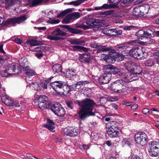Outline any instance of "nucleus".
<instances>
[{"label": "nucleus", "mask_w": 159, "mask_h": 159, "mask_svg": "<svg viewBox=\"0 0 159 159\" xmlns=\"http://www.w3.org/2000/svg\"><path fill=\"white\" fill-rule=\"evenodd\" d=\"M122 32L121 30H118L116 29H111L104 31V33L108 36H116L117 35H121Z\"/></svg>", "instance_id": "18"}, {"label": "nucleus", "mask_w": 159, "mask_h": 159, "mask_svg": "<svg viewBox=\"0 0 159 159\" xmlns=\"http://www.w3.org/2000/svg\"><path fill=\"white\" fill-rule=\"evenodd\" d=\"M49 0H34L32 2V6H34L37 5L41 3L43 1L44 2H47Z\"/></svg>", "instance_id": "43"}, {"label": "nucleus", "mask_w": 159, "mask_h": 159, "mask_svg": "<svg viewBox=\"0 0 159 159\" xmlns=\"http://www.w3.org/2000/svg\"><path fill=\"white\" fill-rule=\"evenodd\" d=\"M117 0H109V2L111 4H115L118 3Z\"/></svg>", "instance_id": "63"}, {"label": "nucleus", "mask_w": 159, "mask_h": 159, "mask_svg": "<svg viewBox=\"0 0 159 159\" xmlns=\"http://www.w3.org/2000/svg\"><path fill=\"white\" fill-rule=\"evenodd\" d=\"M26 61V60L25 59V57H23L20 59L19 60V62L20 66L21 67L25 65V63Z\"/></svg>", "instance_id": "47"}, {"label": "nucleus", "mask_w": 159, "mask_h": 159, "mask_svg": "<svg viewBox=\"0 0 159 159\" xmlns=\"http://www.w3.org/2000/svg\"><path fill=\"white\" fill-rule=\"evenodd\" d=\"M0 97L2 102L7 106L15 107H20V105L18 102H14L11 98H8L6 96L3 95H1Z\"/></svg>", "instance_id": "10"}, {"label": "nucleus", "mask_w": 159, "mask_h": 159, "mask_svg": "<svg viewBox=\"0 0 159 159\" xmlns=\"http://www.w3.org/2000/svg\"><path fill=\"white\" fill-rule=\"evenodd\" d=\"M63 28L66 29L70 33L75 34H79L81 31L79 30L72 28L68 25H63L62 26Z\"/></svg>", "instance_id": "22"}, {"label": "nucleus", "mask_w": 159, "mask_h": 159, "mask_svg": "<svg viewBox=\"0 0 159 159\" xmlns=\"http://www.w3.org/2000/svg\"><path fill=\"white\" fill-rule=\"evenodd\" d=\"M71 47L74 51H84L87 52L89 50L88 48L80 46H72Z\"/></svg>", "instance_id": "29"}, {"label": "nucleus", "mask_w": 159, "mask_h": 159, "mask_svg": "<svg viewBox=\"0 0 159 159\" xmlns=\"http://www.w3.org/2000/svg\"><path fill=\"white\" fill-rule=\"evenodd\" d=\"M131 143L132 141L130 139L125 138L122 142V144L123 146H125L126 145H129Z\"/></svg>", "instance_id": "42"}, {"label": "nucleus", "mask_w": 159, "mask_h": 159, "mask_svg": "<svg viewBox=\"0 0 159 159\" xmlns=\"http://www.w3.org/2000/svg\"><path fill=\"white\" fill-rule=\"evenodd\" d=\"M133 1V0H124L121 3L120 6L123 7H126L130 6Z\"/></svg>", "instance_id": "35"}, {"label": "nucleus", "mask_w": 159, "mask_h": 159, "mask_svg": "<svg viewBox=\"0 0 159 159\" xmlns=\"http://www.w3.org/2000/svg\"><path fill=\"white\" fill-rule=\"evenodd\" d=\"M107 51L113 52L115 51V50L113 49L112 50L109 47H107L106 46L100 45L99 48L97 51V52L99 53L101 52H103Z\"/></svg>", "instance_id": "24"}, {"label": "nucleus", "mask_w": 159, "mask_h": 159, "mask_svg": "<svg viewBox=\"0 0 159 159\" xmlns=\"http://www.w3.org/2000/svg\"><path fill=\"white\" fill-rule=\"evenodd\" d=\"M126 69L129 71L131 74V76L132 75H141L142 73V68L139 66H137L134 68L133 69H128L127 68H126Z\"/></svg>", "instance_id": "20"}, {"label": "nucleus", "mask_w": 159, "mask_h": 159, "mask_svg": "<svg viewBox=\"0 0 159 159\" xmlns=\"http://www.w3.org/2000/svg\"><path fill=\"white\" fill-rule=\"evenodd\" d=\"M131 159H140V158L138 156L136 155H133L132 156Z\"/></svg>", "instance_id": "62"}, {"label": "nucleus", "mask_w": 159, "mask_h": 159, "mask_svg": "<svg viewBox=\"0 0 159 159\" xmlns=\"http://www.w3.org/2000/svg\"><path fill=\"white\" fill-rule=\"evenodd\" d=\"M28 79L26 78V81L27 82V83L28 84L30 87L33 88L34 90H39L40 89L39 85L36 82H31L30 83L28 81Z\"/></svg>", "instance_id": "30"}, {"label": "nucleus", "mask_w": 159, "mask_h": 159, "mask_svg": "<svg viewBox=\"0 0 159 159\" xmlns=\"http://www.w3.org/2000/svg\"><path fill=\"white\" fill-rule=\"evenodd\" d=\"M138 107V105L136 104H135L131 107V109L132 110L136 109Z\"/></svg>", "instance_id": "64"}, {"label": "nucleus", "mask_w": 159, "mask_h": 159, "mask_svg": "<svg viewBox=\"0 0 159 159\" xmlns=\"http://www.w3.org/2000/svg\"><path fill=\"white\" fill-rule=\"evenodd\" d=\"M135 142L138 144L143 145L146 144L148 138L145 133L142 132H139L134 136Z\"/></svg>", "instance_id": "8"}, {"label": "nucleus", "mask_w": 159, "mask_h": 159, "mask_svg": "<svg viewBox=\"0 0 159 159\" xmlns=\"http://www.w3.org/2000/svg\"><path fill=\"white\" fill-rule=\"evenodd\" d=\"M80 17V13L78 12H73L68 15L62 20V23L66 24L70 22L71 20H75L79 18Z\"/></svg>", "instance_id": "13"}, {"label": "nucleus", "mask_w": 159, "mask_h": 159, "mask_svg": "<svg viewBox=\"0 0 159 159\" xmlns=\"http://www.w3.org/2000/svg\"><path fill=\"white\" fill-rule=\"evenodd\" d=\"M92 47L94 48H99L100 45H99L98 43H92L91 45Z\"/></svg>", "instance_id": "53"}, {"label": "nucleus", "mask_w": 159, "mask_h": 159, "mask_svg": "<svg viewBox=\"0 0 159 159\" xmlns=\"http://www.w3.org/2000/svg\"><path fill=\"white\" fill-rule=\"evenodd\" d=\"M48 100V98L44 95H40L35 99L36 102L38 103V106L39 108L43 110L50 108L51 104Z\"/></svg>", "instance_id": "4"}, {"label": "nucleus", "mask_w": 159, "mask_h": 159, "mask_svg": "<svg viewBox=\"0 0 159 159\" xmlns=\"http://www.w3.org/2000/svg\"><path fill=\"white\" fill-rule=\"evenodd\" d=\"M35 55L37 57L39 58H40L43 55V54L42 53H37Z\"/></svg>", "instance_id": "60"}, {"label": "nucleus", "mask_w": 159, "mask_h": 159, "mask_svg": "<svg viewBox=\"0 0 159 159\" xmlns=\"http://www.w3.org/2000/svg\"><path fill=\"white\" fill-rule=\"evenodd\" d=\"M25 73L27 76H32L36 74L35 71L30 69L28 66L25 67L24 68Z\"/></svg>", "instance_id": "23"}, {"label": "nucleus", "mask_w": 159, "mask_h": 159, "mask_svg": "<svg viewBox=\"0 0 159 159\" xmlns=\"http://www.w3.org/2000/svg\"><path fill=\"white\" fill-rule=\"evenodd\" d=\"M88 83V82L87 81H80L78 82L76 84L77 89H79L83 85L87 84Z\"/></svg>", "instance_id": "45"}, {"label": "nucleus", "mask_w": 159, "mask_h": 159, "mask_svg": "<svg viewBox=\"0 0 159 159\" xmlns=\"http://www.w3.org/2000/svg\"><path fill=\"white\" fill-rule=\"evenodd\" d=\"M155 62L153 59H149L146 60L145 62V65L148 66H151L155 64Z\"/></svg>", "instance_id": "41"}, {"label": "nucleus", "mask_w": 159, "mask_h": 159, "mask_svg": "<svg viewBox=\"0 0 159 159\" xmlns=\"http://www.w3.org/2000/svg\"><path fill=\"white\" fill-rule=\"evenodd\" d=\"M120 77L124 79V82H130L134 80H135L133 79L132 76H131V74L130 73H125L124 71L123 70H121L120 73L118 75Z\"/></svg>", "instance_id": "16"}, {"label": "nucleus", "mask_w": 159, "mask_h": 159, "mask_svg": "<svg viewBox=\"0 0 159 159\" xmlns=\"http://www.w3.org/2000/svg\"><path fill=\"white\" fill-rule=\"evenodd\" d=\"M103 70H104L110 71L111 73L112 72L114 74H117L118 75L121 69H118L111 65H109L104 66Z\"/></svg>", "instance_id": "17"}, {"label": "nucleus", "mask_w": 159, "mask_h": 159, "mask_svg": "<svg viewBox=\"0 0 159 159\" xmlns=\"http://www.w3.org/2000/svg\"><path fill=\"white\" fill-rule=\"evenodd\" d=\"M70 90L73 91L74 90H76L77 89V87L76 84H73L70 87Z\"/></svg>", "instance_id": "52"}, {"label": "nucleus", "mask_w": 159, "mask_h": 159, "mask_svg": "<svg viewBox=\"0 0 159 159\" xmlns=\"http://www.w3.org/2000/svg\"><path fill=\"white\" fill-rule=\"evenodd\" d=\"M70 90V87L64 83L61 90L62 92H60V93H63L64 94H67L69 93Z\"/></svg>", "instance_id": "33"}, {"label": "nucleus", "mask_w": 159, "mask_h": 159, "mask_svg": "<svg viewBox=\"0 0 159 159\" xmlns=\"http://www.w3.org/2000/svg\"><path fill=\"white\" fill-rule=\"evenodd\" d=\"M134 27V26L131 25L130 26H124L123 29L125 30H129L133 29Z\"/></svg>", "instance_id": "51"}, {"label": "nucleus", "mask_w": 159, "mask_h": 159, "mask_svg": "<svg viewBox=\"0 0 159 159\" xmlns=\"http://www.w3.org/2000/svg\"><path fill=\"white\" fill-rule=\"evenodd\" d=\"M133 14L136 16L141 15L140 6L135 7L133 9Z\"/></svg>", "instance_id": "37"}, {"label": "nucleus", "mask_w": 159, "mask_h": 159, "mask_svg": "<svg viewBox=\"0 0 159 159\" xmlns=\"http://www.w3.org/2000/svg\"><path fill=\"white\" fill-rule=\"evenodd\" d=\"M14 41L16 43L19 44H21L22 43V41L20 39H19L17 38L15 39Z\"/></svg>", "instance_id": "59"}, {"label": "nucleus", "mask_w": 159, "mask_h": 159, "mask_svg": "<svg viewBox=\"0 0 159 159\" xmlns=\"http://www.w3.org/2000/svg\"><path fill=\"white\" fill-rule=\"evenodd\" d=\"M112 13V12L111 11H109L102 12V14L109 16L111 15Z\"/></svg>", "instance_id": "54"}, {"label": "nucleus", "mask_w": 159, "mask_h": 159, "mask_svg": "<svg viewBox=\"0 0 159 159\" xmlns=\"http://www.w3.org/2000/svg\"><path fill=\"white\" fill-rule=\"evenodd\" d=\"M90 55L87 54L81 55L80 57V60L82 62H89L90 60Z\"/></svg>", "instance_id": "27"}, {"label": "nucleus", "mask_w": 159, "mask_h": 159, "mask_svg": "<svg viewBox=\"0 0 159 159\" xmlns=\"http://www.w3.org/2000/svg\"><path fill=\"white\" fill-rule=\"evenodd\" d=\"M28 42L31 46L39 45L40 43V42L33 39L29 41Z\"/></svg>", "instance_id": "44"}, {"label": "nucleus", "mask_w": 159, "mask_h": 159, "mask_svg": "<svg viewBox=\"0 0 159 159\" xmlns=\"http://www.w3.org/2000/svg\"><path fill=\"white\" fill-rule=\"evenodd\" d=\"M7 59L2 57H0V69L2 66L3 64Z\"/></svg>", "instance_id": "50"}, {"label": "nucleus", "mask_w": 159, "mask_h": 159, "mask_svg": "<svg viewBox=\"0 0 159 159\" xmlns=\"http://www.w3.org/2000/svg\"><path fill=\"white\" fill-rule=\"evenodd\" d=\"M75 70H68L66 74V76L67 78H70L75 75Z\"/></svg>", "instance_id": "36"}, {"label": "nucleus", "mask_w": 159, "mask_h": 159, "mask_svg": "<svg viewBox=\"0 0 159 159\" xmlns=\"http://www.w3.org/2000/svg\"><path fill=\"white\" fill-rule=\"evenodd\" d=\"M85 0H78L75 1H72L69 2L68 5H73L75 6H77L80 5Z\"/></svg>", "instance_id": "38"}, {"label": "nucleus", "mask_w": 159, "mask_h": 159, "mask_svg": "<svg viewBox=\"0 0 159 159\" xmlns=\"http://www.w3.org/2000/svg\"><path fill=\"white\" fill-rule=\"evenodd\" d=\"M141 15H143L147 14L148 12L150 6L148 4H145L140 6Z\"/></svg>", "instance_id": "25"}, {"label": "nucleus", "mask_w": 159, "mask_h": 159, "mask_svg": "<svg viewBox=\"0 0 159 159\" xmlns=\"http://www.w3.org/2000/svg\"><path fill=\"white\" fill-rule=\"evenodd\" d=\"M110 6L107 4H104L102 6V8L109 9L110 8Z\"/></svg>", "instance_id": "57"}, {"label": "nucleus", "mask_w": 159, "mask_h": 159, "mask_svg": "<svg viewBox=\"0 0 159 159\" xmlns=\"http://www.w3.org/2000/svg\"><path fill=\"white\" fill-rule=\"evenodd\" d=\"M99 22V21L97 19L89 18L84 22L83 24L80 25V27L84 30H87L90 27L93 26L95 23H98Z\"/></svg>", "instance_id": "11"}, {"label": "nucleus", "mask_w": 159, "mask_h": 159, "mask_svg": "<svg viewBox=\"0 0 159 159\" xmlns=\"http://www.w3.org/2000/svg\"><path fill=\"white\" fill-rule=\"evenodd\" d=\"M73 8H68L66 9L62 12H61L57 16L58 17H61L65 16L66 15L69 13H70L73 11Z\"/></svg>", "instance_id": "34"}, {"label": "nucleus", "mask_w": 159, "mask_h": 159, "mask_svg": "<svg viewBox=\"0 0 159 159\" xmlns=\"http://www.w3.org/2000/svg\"><path fill=\"white\" fill-rule=\"evenodd\" d=\"M84 43V41L80 40V39H73L70 41L71 44L82 45Z\"/></svg>", "instance_id": "39"}, {"label": "nucleus", "mask_w": 159, "mask_h": 159, "mask_svg": "<svg viewBox=\"0 0 159 159\" xmlns=\"http://www.w3.org/2000/svg\"><path fill=\"white\" fill-rule=\"evenodd\" d=\"M79 105L81 107L78 114L79 117L81 120L84 119L87 116H94L93 112V107L95 104L94 101L90 99L87 98L79 102Z\"/></svg>", "instance_id": "1"}, {"label": "nucleus", "mask_w": 159, "mask_h": 159, "mask_svg": "<svg viewBox=\"0 0 159 159\" xmlns=\"http://www.w3.org/2000/svg\"><path fill=\"white\" fill-rule=\"evenodd\" d=\"M146 54L144 48L141 46L132 48L129 51V55L137 59H144Z\"/></svg>", "instance_id": "2"}, {"label": "nucleus", "mask_w": 159, "mask_h": 159, "mask_svg": "<svg viewBox=\"0 0 159 159\" xmlns=\"http://www.w3.org/2000/svg\"><path fill=\"white\" fill-rule=\"evenodd\" d=\"M137 43V41L135 40H132L128 42V44L134 45H135Z\"/></svg>", "instance_id": "55"}, {"label": "nucleus", "mask_w": 159, "mask_h": 159, "mask_svg": "<svg viewBox=\"0 0 159 159\" xmlns=\"http://www.w3.org/2000/svg\"><path fill=\"white\" fill-rule=\"evenodd\" d=\"M16 69V65L15 63H12L8 65L7 68L6 70L3 71L2 72V74L3 73L5 74V76H6L9 75L10 74L9 72H13L15 71V70Z\"/></svg>", "instance_id": "19"}, {"label": "nucleus", "mask_w": 159, "mask_h": 159, "mask_svg": "<svg viewBox=\"0 0 159 159\" xmlns=\"http://www.w3.org/2000/svg\"><path fill=\"white\" fill-rule=\"evenodd\" d=\"M147 36L146 35H143L140 36V37L139 38V39L140 40H143L142 42L143 43H145L147 42V40L148 39Z\"/></svg>", "instance_id": "49"}, {"label": "nucleus", "mask_w": 159, "mask_h": 159, "mask_svg": "<svg viewBox=\"0 0 159 159\" xmlns=\"http://www.w3.org/2000/svg\"><path fill=\"white\" fill-rule=\"evenodd\" d=\"M111 125L110 128L113 129L117 130L119 129V127H118L119 124L118 122L115 121H111Z\"/></svg>", "instance_id": "40"}, {"label": "nucleus", "mask_w": 159, "mask_h": 159, "mask_svg": "<svg viewBox=\"0 0 159 159\" xmlns=\"http://www.w3.org/2000/svg\"><path fill=\"white\" fill-rule=\"evenodd\" d=\"M60 22V20H52L50 21V23L51 24H56L59 23Z\"/></svg>", "instance_id": "56"}, {"label": "nucleus", "mask_w": 159, "mask_h": 159, "mask_svg": "<svg viewBox=\"0 0 159 159\" xmlns=\"http://www.w3.org/2000/svg\"><path fill=\"white\" fill-rule=\"evenodd\" d=\"M66 104L67 106L71 109L73 108V103L72 101L71 100H66Z\"/></svg>", "instance_id": "48"}, {"label": "nucleus", "mask_w": 159, "mask_h": 159, "mask_svg": "<svg viewBox=\"0 0 159 159\" xmlns=\"http://www.w3.org/2000/svg\"><path fill=\"white\" fill-rule=\"evenodd\" d=\"M48 81L46 80H43L41 81L39 84V85L44 89H47Z\"/></svg>", "instance_id": "46"}, {"label": "nucleus", "mask_w": 159, "mask_h": 159, "mask_svg": "<svg viewBox=\"0 0 159 159\" xmlns=\"http://www.w3.org/2000/svg\"><path fill=\"white\" fill-rule=\"evenodd\" d=\"M6 8L7 9H9L16 3V0H5Z\"/></svg>", "instance_id": "28"}, {"label": "nucleus", "mask_w": 159, "mask_h": 159, "mask_svg": "<svg viewBox=\"0 0 159 159\" xmlns=\"http://www.w3.org/2000/svg\"><path fill=\"white\" fill-rule=\"evenodd\" d=\"M65 134L70 137L77 136L80 132V130L77 128L69 127L65 128L64 130Z\"/></svg>", "instance_id": "12"}, {"label": "nucleus", "mask_w": 159, "mask_h": 159, "mask_svg": "<svg viewBox=\"0 0 159 159\" xmlns=\"http://www.w3.org/2000/svg\"><path fill=\"white\" fill-rule=\"evenodd\" d=\"M123 105H126L127 106H129L132 105V103L125 101L124 102Z\"/></svg>", "instance_id": "58"}, {"label": "nucleus", "mask_w": 159, "mask_h": 159, "mask_svg": "<svg viewBox=\"0 0 159 159\" xmlns=\"http://www.w3.org/2000/svg\"><path fill=\"white\" fill-rule=\"evenodd\" d=\"M104 73L102 76L99 78V82L101 84H105L108 83L111 77V72L110 71L104 70Z\"/></svg>", "instance_id": "14"}, {"label": "nucleus", "mask_w": 159, "mask_h": 159, "mask_svg": "<svg viewBox=\"0 0 159 159\" xmlns=\"http://www.w3.org/2000/svg\"><path fill=\"white\" fill-rule=\"evenodd\" d=\"M155 30L153 29H148L146 31H143V35L149 37V38L154 36Z\"/></svg>", "instance_id": "32"}, {"label": "nucleus", "mask_w": 159, "mask_h": 159, "mask_svg": "<svg viewBox=\"0 0 159 159\" xmlns=\"http://www.w3.org/2000/svg\"><path fill=\"white\" fill-rule=\"evenodd\" d=\"M52 34V35L48 36L47 38L51 40L54 41L59 40L61 39V36H64L66 34V33L61 30L59 28H57Z\"/></svg>", "instance_id": "7"}, {"label": "nucleus", "mask_w": 159, "mask_h": 159, "mask_svg": "<svg viewBox=\"0 0 159 159\" xmlns=\"http://www.w3.org/2000/svg\"><path fill=\"white\" fill-rule=\"evenodd\" d=\"M27 18V15L21 16L17 17H14L7 19L4 24L6 26L9 25L14 26L16 23L19 24L25 21Z\"/></svg>", "instance_id": "6"}, {"label": "nucleus", "mask_w": 159, "mask_h": 159, "mask_svg": "<svg viewBox=\"0 0 159 159\" xmlns=\"http://www.w3.org/2000/svg\"><path fill=\"white\" fill-rule=\"evenodd\" d=\"M125 82L122 80H119L111 83L110 89L117 93H122L125 90Z\"/></svg>", "instance_id": "3"}, {"label": "nucleus", "mask_w": 159, "mask_h": 159, "mask_svg": "<svg viewBox=\"0 0 159 159\" xmlns=\"http://www.w3.org/2000/svg\"><path fill=\"white\" fill-rule=\"evenodd\" d=\"M150 148L148 150L149 154L151 156L156 157L159 154V142L158 140L150 142Z\"/></svg>", "instance_id": "5"}, {"label": "nucleus", "mask_w": 159, "mask_h": 159, "mask_svg": "<svg viewBox=\"0 0 159 159\" xmlns=\"http://www.w3.org/2000/svg\"><path fill=\"white\" fill-rule=\"evenodd\" d=\"M64 83V82L58 81L52 82L50 85L56 92L60 93L61 92V90Z\"/></svg>", "instance_id": "15"}, {"label": "nucleus", "mask_w": 159, "mask_h": 159, "mask_svg": "<svg viewBox=\"0 0 159 159\" xmlns=\"http://www.w3.org/2000/svg\"><path fill=\"white\" fill-rule=\"evenodd\" d=\"M49 109H51L56 115L58 116H62L66 113L65 109L60 104H52Z\"/></svg>", "instance_id": "9"}, {"label": "nucleus", "mask_w": 159, "mask_h": 159, "mask_svg": "<svg viewBox=\"0 0 159 159\" xmlns=\"http://www.w3.org/2000/svg\"><path fill=\"white\" fill-rule=\"evenodd\" d=\"M47 124H45L44 126L50 131H52L55 128L54 122L51 120L47 119Z\"/></svg>", "instance_id": "26"}, {"label": "nucleus", "mask_w": 159, "mask_h": 159, "mask_svg": "<svg viewBox=\"0 0 159 159\" xmlns=\"http://www.w3.org/2000/svg\"><path fill=\"white\" fill-rule=\"evenodd\" d=\"M119 132L117 130L109 128L107 134L111 138H116L118 136Z\"/></svg>", "instance_id": "21"}, {"label": "nucleus", "mask_w": 159, "mask_h": 159, "mask_svg": "<svg viewBox=\"0 0 159 159\" xmlns=\"http://www.w3.org/2000/svg\"><path fill=\"white\" fill-rule=\"evenodd\" d=\"M142 112L144 114H147L149 112V110L147 108H144L143 109Z\"/></svg>", "instance_id": "61"}, {"label": "nucleus", "mask_w": 159, "mask_h": 159, "mask_svg": "<svg viewBox=\"0 0 159 159\" xmlns=\"http://www.w3.org/2000/svg\"><path fill=\"white\" fill-rule=\"evenodd\" d=\"M62 69L61 66L59 64H55L52 67L53 70L55 73H61Z\"/></svg>", "instance_id": "31"}]
</instances>
